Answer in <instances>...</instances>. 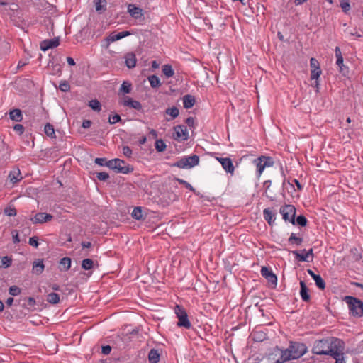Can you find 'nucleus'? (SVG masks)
I'll list each match as a JSON object with an SVG mask.
<instances>
[{"mask_svg":"<svg viewBox=\"0 0 363 363\" xmlns=\"http://www.w3.org/2000/svg\"><path fill=\"white\" fill-rule=\"evenodd\" d=\"M264 219L269 225L272 223V211L269 208H265L263 212Z\"/></svg>","mask_w":363,"mask_h":363,"instance_id":"79ce46f5","label":"nucleus"},{"mask_svg":"<svg viewBox=\"0 0 363 363\" xmlns=\"http://www.w3.org/2000/svg\"><path fill=\"white\" fill-rule=\"evenodd\" d=\"M174 311L179 320L177 325L179 327H184L186 329H189L191 327V324L184 308L177 305L175 306Z\"/></svg>","mask_w":363,"mask_h":363,"instance_id":"39448f33","label":"nucleus"},{"mask_svg":"<svg viewBox=\"0 0 363 363\" xmlns=\"http://www.w3.org/2000/svg\"><path fill=\"white\" fill-rule=\"evenodd\" d=\"M340 3V7L344 12H347L350 10V6L349 0H339Z\"/></svg>","mask_w":363,"mask_h":363,"instance_id":"8fccbe9b","label":"nucleus"},{"mask_svg":"<svg viewBox=\"0 0 363 363\" xmlns=\"http://www.w3.org/2000/svg\"><path fill=\"white\" fill-rule=\"evenodd\" d=\"M255 342H261L268 338L267 334L265 331L262 330H255L252 331L250 336Z\"/></svg>","mask_w":363,"mask_h":363,"instance_id":"f3484780","label":"nucleus"},{"mask_svg":"<svg viewBox=\"0 0 363 363\" xmlns=\"http://www.w3.org/2000/svg\"><path fill=\"white\" fill-rule=\"evenodd\" d=\"M89 106L91 107L94 111H101V104L100 102L96 99L91 100L89 102Z\"/></svg>","mask_w":363,"mask_h":363,"instance_id":"37998d69","label":"nucleus"},{"mask_svg":"<svg viewBox=\"0 0 363 363\" xmlns=\"http://www.w3.org/2000/svg\"><path fill=\"white\" fill-rule=\"evenodd\" d=\"M195 104V98L192 95H185L183 97V105L185 108H191Z\"/></svg>","mask_w":363,"mask_h":363,"instance_id":"a878e982","label":"nucleus"},{"mask_svg":"<svg viewBox=\"0 0 363 363\" xmlns=\"http://www.w3.org/2000/svg\"><path fill=\"white\" fill-rule=\"evenodd\" d=\"M296 208L293 205L286 204L281 206L279 213L285 222L295 225Z\"/></svg>","mask_w":363,"mask_h":363,"instance_id":"20e7f679","label":"nucleus"},{"mask_svg":"<svg viewBox=\"0 0 363 363\" xmlns=\"http://www.w3.org/2000/svg\"><path fill=\"white\" fill-rule=\"evenodd\" d=\"M53 216L51 214L46 213H38L35 216L31 218V221L33 223H43L45 222L50 221Z\"/></svg>","mask_w":363,"mask_h":363,"instance_id":"dca6fc26","label":"nucleus"},{"mask_svg":"<svg viewBox=\"0 0 363 363\" xmlns=\"http://www.w3.org/2000/svg\"><path fill=\"white\" fill-rule=\"evenodd\" d=\"M132 150L128 146H124L123 147V154L128 158H130L132 156Z\"/></svg>","mask_w":363,"mask_h":363,"instance_id":"4d7b16f0","label":"nucleus"},{"mask_svg":"<svg viewBox=\"0 0 363 363\" xmlns=\"http://www.w3.org/2000/svg\"><path fill=\"white\" fill-rule=\"evenodd\" d=\"M47 301L50 303L56 304L60 302V296L57 293H50L47 296Z\"/></svg>","mask_w":363,"mask_h":363,"instance_id":"72a5a7b5","label":"nucleus"},{"mask_svg":"<svg viewBox=\"0 0 363 363\" xmlns=\"http://www.w3.org/2000/svg\"><path fill=\"white\" fill-rule=\"evenodd\" d=\"M132 217L138 220L143 218V212L140 207H135L132 212Z\"/></svg>","mask_w":363,"mask_h":363,"instance_id":"4c0bfd02","label":"nucleus"},{"mask_svg":"<svg viewBox=\"0 0 363 363\" xmlns=\"http://www.w3.org/2000/svg\"><path fill=\"white\" fill-rule=\"evenodd\" d=\"M94 266V262L89 258L84 259L82 262V267L84 270H89L92 269Z\"/></svg>","mask_w":363,"mask_h":363,"instance_id":"58836bf2","label":"nucleus"},{"mask_svg":"<svg viewBox=\"0 0 363 363\" xmlns=\"http://www.w3.org/2000/svg\"><path fill=\"white\" fill-rule=\"evenodd\" d=\"M9 179L13 184L20 182L23 179L20 169L18 168L13 169L9 172Z\"/></svg>","mask_w":363,"mask_h":363,"instance_id":"6ab92c4d","label":"nucleus"},{"mask_svg":"<svg viewBox=\"0 0 363 363\" xmlns=\"http://www.w3.org/2000/svg\"><path fill=\"white\" fill-rule=\"evenodd\" d=\"M128 13L136 20H143L144 19V13L143 11L139 6H135V4H129L128 6Z\"/></svg>","mask_w":363,"mask_h":363,"instance_id":"9b49d317","label":"nucleus"},{"mask_svg":"<svg viewBox=\"0 0 363 363\" xmlns=\"http://www.w3.org/2000/svg\"><path fill=\"white\" fill-rule=\"evenodd\" d=\"M10 118L16 122H21L23 119L22 112L18 108H15L9 112Z\"/></svg>","mask_w":363,"mask_h":363,"instance_id":"393cba45","label":"nucleus"},{"mask_svg":"<svg viewBox=\"0 0 363 363\" xmlns=\"http://www.w3.org/2000/svg\"><path fill=\"white\" fill-rule=\"evenodd\" d=\"M295 225L304 227L307 225V219L303 215H299L295 218Z\"/></svg>","mask_w":363,"mask_h":363,"instance_id":"a19ab883","label":"nucleus"},{"mask_svg":"<svg viewBox=\"0 0 363 363\" xmlns=\"http://www.w3.org/2000/svg\"><path fill=\"white\" fill-rule=\"evenodd\" d=\"M335 56L337 58L336 64L339 67L340 72L343 74H345L348 72L347 67H345L343 64V57L342 55V52L340 48L339 47H336L335 49Z\"/></svg>","mask_w":363,"mask_h":363,"instance_id":"2eb2a0df","label":"nucleus"},{"mask_svg":"<svg viewBox=\"0 0 363 363\" xmlns=\"http://www.w3.org/2000/svg\"><path fill=\"white\" fill-rule=\"evenodd\" d=\"M288 242L289 245H291L299 246L303 242V238L301 237L296 236V234H294V233H291V235H290V237L288 239Z\"/></svg>","mask_w":363,"mask_h":363,"instance_id":"cd10ccee","label":"nucleus"},{"mask_svg":"<svg viewBox=\"0 0 363 363\" xmlns=\"http://www.w3.org/2000/svg\"><path fill=\"white\" fill-rule=\"evenodd\" d=\"M222 167L225 169V171L228 173L233 174L234 172V166L233 162L230 158L225 157V159H222Z\"/></svg>","mask_w":363,"mask_h":363,"instance_id":"5701e85b","label":"nucleus"},{"mask_svg":"<svg viewBox=\"0 0 363 363\" xmlns=\"http://www.w3.org/2000/svg\"><path fill=\"white\" fill-rule=\"evenodd\" d=\"M125 62L126 66L131 69L136 65V57L133 52H128L125 55Z\"/></svg>","mask_w":363,"mask_h":363,"instance_id":"4be33fe9","label":"nucleus"},{"mask_svg":"<svg viewBox=\"0 0 363 363\" xmlns=\"http://www.w3.org/2000/svg\"><path fill=\"white\" fill-rule=\"evenodd\" d=\"M293 359H296L305 354L307 347L303 343L294 342L289 347Z\"/></svg>","mask_w":363,"mask_h":363,"instance_id":"0eeeda50","label":"nucleus"},{"mask_svg":"<svg viewBox=\"0 0 363 363\" xmlns=\"http://www.w3.org/2000/svg\"><path fill=\"white\" fill-rule=\"evenodd\" d=\"M155 146L156 150L159 152L164 151L167 147L165 143L162 139L157 140Z\"/></svg>","mask_w":363,"mask_h":363,"instance_id":"e433bc0d","label":"nucleus"},{"mask_svg":"<svg viewBox=\"0 0 363 363\" xmlns=\"http://www.w3.org/2000/svg\"><path fill=\"white\" fill-rule=\"evenodd\" d=\"M67 62L71 66H74L75 65V62H74V59L71 57H67Z\"/></svg>","mask_w":363,"mask_h":363,"instance_id":"774afa93","label":"nucleus"},{"mask_svg":"<svg viewBox=\"0 0 363 363\" xmlns=\"http://www.w3.org/2000/svg\"><path fill=\"white\" fill-rule=\"evenodd\" d=\"M186 123L187 124L188 126L189 127H194V124H195V119L193 117H188L186 119Z\"/></svg>","mask_w":363,"mask_h":363,"instance_id":"e2e57ef3","label":"nucleus"},{"mask_svg":"<svg viewBox=\"0 0 363 363\" xmlns=\"http://www.w3.org/2000/svg\"><path fill=\"white\" fill-rule=\"evenodd\" d=\"M28 243L29 245L35 247H38L39 245L38 238L35 236L30 238Z\"/></svg>","mask_w":363,"mask_h":363,"instance_id":"13d9d810","label":"nucleus"},{"mask_svg":"<svg viewBox=\"0 0 363 363\" xmlns=\"http://www.w3.org/2000/svg\"><path fill=\"white\" fill-rule=\"evenodd\" d=\"M91 125V121H89V120H84L83 122H82V128H90Z\"/></svg>","mask_w":363,"mask_h":363,"instance_id":"69168bd1","label":"nucleus"},{"mask_svg":"<svg viewBox=\"0 0 363 363\" xmlns=\"http://www.w3.org/2000/svg\"><path fill=\"white\" fill-rule=\"evenodd\" d=\"M310 66H311V69H320L318 61L315 58H313V57H312L310 60Z\"/></svg>","mask_w":363,"mask_h":363,"instance_id":"603ef678","label":"nucleus"},{"mask_svg":"<svg viewBox=\"0 0 363 363\" xmlns=\"http://www.w3.org/2000/svg\"><path fill=\"white\" fill-rule=\"evenodd\" d=\"M12 238L13 243L20 242V238L17 232H12Z\"/></svg>","mask_w":363,"mask_h":363,"instance_id":"0e129e2a","label":"nucleus"},{"mask_svg":"<svg viewBox=\"0 0 363 363\" xmlns=\"http://www.w3.org/2000/svg\"><path fill=\"white\" fill-rule=\"evenodd\" d=\"M4 213L9 216H15L16 215V210L13 207H7L4 209Z\"/></svg>","mask_w":363,"mask_h":363,"instance_id":"864d4df0","label":"nucleus"},{"mask_svg":"<svg viewBox=\"0 0 363 363\" xmlns=\"http://www.w3.org/2000/svg\"><path fill=\"white\" fill-rule=\"evenodd\" d=\"M346 32L350 36L361 37V35L357 33L356 29H354V31H346Z\"/></svg>","mask_w":363,"mask_h":363,"instance_id":"338daca9","label":"nucleus"},{"mask_svg":"<svg viewBox=\"0 0 363 363\" xmlns=\"http://www.w3.org/2000/svg\"><path fill=\"white\" fill-rule=\"evenodd\" d=\"M112 162L110 169L115 170L117 173L129 174L133 171V167L130 165H125V161L121 159L111 160Z\"/></svg>","mask_w":363,"mask_h":363,"instance_id":"423d86ee","label":"nucleus"},{"mask_svg":"<svg viewBox=\"0 0 363 363\" xmlns=\"http://www.w3.org/2000/svg\"><path fill=\"white\" fill-rule=\"evenodd\" d=\"M260 272L262 276L265 277L269 281H272V271L268 267H262Z\"/></svg>","mask_w":363,"mask_h":363,"instance_id":"f704fd0d","label":"nucleus"},{"mask_svg":"<svg viewBox=\"0 0 363 363\" xmlns=\"http://www.w3.org/2000/svg\"><path fill=\"white\" fill-rule=\"evenodd\" d=\"M21 289L16 285H13L11 286H10L9 289V294H11V296H13L19 295L21 294Z\"/></svg>","mask_w":363,"mask_h":363,"instance_id":"49530a36","label":"nucleus"},{"mask_svg":"<svg viewBox=\"0 0 363 363\" xmlns=\"http://www.w3.org/2000/svg\"><path fill=\"white\" fill-rule=\"evenodd\" d=\"M199 163V157L196 155L185 156L182 157L172 166L180 169H191Z\"/></svg>","mask_w":363,"mask_h":363,"instance_id":"7ed1b4c3","label":"nucleus"},{"mask_svg":"<svg viewBox=\"0 0 363 363\" xmlns=\"http://www.w3.org/2000/svg\"><path fill=\"white\" fill-rule=\"evenodd\" d=\"M60 269L67 271L71 267V259L69 257H63L60 262Z\"/></svg>","mask_w":363,"mask_h":363,"instance_id":"c756f323","label":"nucleus"},{"mask_svg":"<svg viewBox=\"0 0 363 363\" xmlns=\"http://www.w3.org/2000/svg\"><path fill=\"white\" fill-rule=\"evenodd\" d=\"M300 296L301 297V299L305 302L309 301L311 297L308 294V289L306 283L303 281H300Z\"/></svg>","mask_w":363,"mask_h":363,"instance_id":"412c9836","label":"nucleus"},{"mask_svg":"<svg viewBox=\"0 0 363 363\" xmlns=\"http://www.w3.org/2000/svg\"><path fill=\"white\" fill-rule=\"evenodd\" d=\"M12 259L8 256H4L1 258V265L4 268H8L11 265Z\"/></svg>","mask_w":363,"mask_h":363,"instance_id":"de8ad7c7","label":"nucleus"},{"mask_svg":"<svg viewBox=\"0 0 363 363\" xmlns=\"http://www.w3.org/2000/svg\"><path fill=\"white\" fill-rule=\"evenodd\" d=\"M348 305L350 315L354 318H360L363 315V301L352 296L345 297Z\"/></svg>","mask_w":363,"mask_h":363,"instance_id":"f03ea898","label":"nucleus"},{"mask_svg":"<svg viewBox=\"0 0 363 363\" xmlns=\"http://www.w3.org/2000/svg\"><path fill=\"white\" fill-rule=\"evenodd\" d=\"M271 157L262 156L254 160V164L257 167V172L259 176L266 167L271 166Z\"/></svg>","mask_w":363,"mask_h":363,"instance_id":"9d476101","label":"nucleus"},{"mask_svg":"<svg viewBox=\"0 0 363 363\" xmlns=\"http://www.w3.org/2000/svg\"><path fill=\"white\" fill-rule=\"evenodd\" d=\"M59 89L63 92H67L69 91L70 86L67 81H61L59 85Z\"/></svg>","mask_w":363,"mask_h":363,"instance_id":"09e8293b","label":"nucleus"},{"mask_svg":"<svg viewBox=\"0 0 363 363\" xmlns=\"http://www.w3.org/2000/svg\"><path fill=\"white\" fill-rule=\"evenodd\" d=\"M291 253L295 256V259L298 262H308V257L306 255V250H302L301 251L294 250Z\"/></svg>","mask_w":363,"mask_h":363,"instance_id":"b1692460","label":"nucleus"},{"mask_svg":"<svg viewBox=\"0 0 363 363\" xmlns=\"http://www.w3.org/2000/svg\"><path fill=\"white\" fill-rule=\"evenodd\" d=\"M321 70L319 69H311V79L312 80L318 79L320 75L321 74Z\"/></svg>","mask_w":363,"mask_h":363,"instance_id":"3c124183","label":"nucleus"},{"mask_svg":"<svg viewBox=\"0 0 363 363\" xmlns=\"http://www.w3.org/2000/svg\"><path fill=\"white\" fill-rule=\"evenodd\" d=\"M111 352V347L110 345H105L101 348V352L105 355L109 354Z\"/></svg>","mask_w":363,"mask_h":363,"instance_id":"680f3d73","label":"nucleus"},{"mask_svg":"<svg viewBox=\"0 0 363 363\" xmlns=\"http://www.w3.org/2000/svg\"><path fill=\"white\" fill-rule=\"evenodd\" d=\"M175 131L174 138L177 140L184 141L189 138L187 128L184 125H177L174 128Z\"/></svg>","mask_w":363,"mask_h":363,"instance_id":"f8f14e48","label":"nucleus"},{"mask_svg":"<svg viewBox=\"0 0 363 363\" xmlns=\"http://www.w3.org/2000/svg\"><path fill=\"white\" fill-rule=\"evenodd\" d=\"M318 288L323 290L325 288V283L323 278L318 274L314 279Z\"/></svg>","mask_w":363,"mask_h":363,"instance_id":"c03bdc74","label":"nucleus"},{"mask_svg":"<svg viewBox=\"0 0 363 363\" xmlns=\"http://www.w3.org/2000/svg\"><path fill=\"white\" fill-rule=\"evenodd\" d=\"M166 113L171 116L172 118H175L179 116V111L176 106H173L172 108H167L166 110Z\"/></svg>","mask_w":363,"mask_h":363,"instance_id":"a18cd8bd","label":"nucleus"},{"mask_svg":"<svg viewBox=\"0 0 363 363\" xmlns=\"http://www.w3.org/2000/svg\"><path fill=\"white\" fill-rule=\"evenodd\" d=\"M177 180L179 182V183L184 184L186 189L191 191H194V188L187 182L181 179H177Z\"/></svg>","mask_w":363,"mask_h":363,"instance_id":"bf43d9fd","label":"nucleus"},{"mask_svg":"<svg viewBox=\"0 0 363 363\" xmlns=\"http://www.w3.org/2000/svg\"><path fill=\"white\" fill-rule=\"evenodd\" d=\"M344 350L345 342L335 337L316 340L312 348L313 354L330 356L335 360V363H346Z\"/></svg>","mask_w":363,"mask_h":363,"instance_id":"f257e3e1","label":"nucleus"},{"mask_svg":"<svg viewBox=\"0 0 363 363\" xmlns=\"http://www.w3.org/2000/svg\"><path fill=\"white\" fill-rule=\"evenodd\" d=\"M45 133L51 138H55L56 137L54 127L50 123H48L44 127Z\"/></svg>","mask_w":363,"mask_h":363,"instance_id":"2f4dec72","label":"nucleus"},{"mask_svg":"<svg viewBox=\"0 0 363 363\" xmlns=\"http://www.w3.org/2000/svg\"><path fill=\"white\" fill-rule=\"evenodd\" d=\"M13 130L19 133V135H22L24 132V127L21 124H16L13 126Z\"/></svg>","mask_w":363,"mask_h":363,"instance_id":"052dcab7","label":"nucleus"},{"mask_svg":"<svg viewBox=\"0 0 363 363\" xmlns=\"http://www.w3.org/2000/svg\"><path fill=\"white\" fill-rule=\"evenodd\" d=\"M152 88H158L161 86L160 79L156 75H150L147 78Z\"/></svg>","mask_w":363,"mask_h":363,"instance_id":"c85d7f7f","label":"nucleus"},{"mask_svg":"<svg viewBox=\"0 0 363 363\" xmlns=\"http://www.w3.org/2000/svg\"><path fill=\"white\" fill-rule=\"evenodd\" d=\"M160 354L157 350L151 349L148 354V360L150 363H158Z\"/></svg>","mask_w":363,"mask_h":363,"instance_id":"bb28decb","label":"nucleus"},{"mask_svg":"<svg viewBox=\"0 0 363 363\" xmlns=\"http://www.w3.org/2000/svg\"><path fill=\"white\" fill-rule=\"evenodd\" d=\"M96 177L100 181H106L109 178V174L105 172L97 173Z\"/></svg>","mask_w":363,"mask_h":363,"instance_id":"5fc2aeb1","label":"nucleus"},{"mask_svg":"<svg viewBox=\"0 0 363 363\" xmlns=\"http://www.w3.org/2000/svg\"><path fill=\"white\" fill-rule=\"evenodd\" d=\"M121 118L118 114H115L113 116H109L108 122L111 124H115L119 121H121Z\"/></svg>","mask_w":363,"mask_h":363,"instance_id":"6e6d98bb","label":"nucleus"},{"mask_svg":"<svg viewBox=\"0 0 363 363\" xmlns=\"http://www.w3.org/2000/svg\"><path fill=\"white\" fill-rule=\"evenodd\" d=\"M274 355L279 357L274 363H284L286 361L293 359L289 348L282 350L277 347L276 349H274Z\"/></svg>","mask_w":363,"mask_h":363,"instance_id":"1a4fd4ad","label":"nucleus"},{"mask_svg":"<svg viewBox=\"0 0 363 363\" xmlns=\"http://www.w3.org/2000/svg\"><path fill=\"white\" fill-rule=\"evenodd\" d=\"M60 45V39L55 38L52 39L44 40L40 44L42 50L46 51L49 49L57 47Z\"/></svg>","mask_w":363,"mask_h":363,"instance_id":"4468645a","label":"nucleus"},{"mask_svg":"<svg viewBox=\"0 0 363 363\" xmlns=\"http://www.w3.org/2000/svg\"><path fill=\"white\" fill-rule=\"evenodd\" d=\"M132 84L128 82H123L121 86L120 91L123 94H129L131 91Z\"/></svg>","mask_w":363,"mask_h":363,"instance_id":"ea45409f","label":"nucleus"},{"mask_svg":"<svg viewBox=\"0 0 363 363\" xmlns=\"http://www.w3.org/2000/svg\"><path fill=\"white\" fill-rule=\"evenodd\" d=\"M95 163L99 166L104 167L106 166L108 168H110V166L112 164V162L111 160L107 161L106 158L104 157H97L95 159Z\"/></svg>","mask_w":363,"mask_h":363,"instance_id":"c9c22d12","label":"nucleus"},{"mask_svg":"<svg viewBox=\"0 0 363 363\" xmlns=\"http://www.w3.org/2000/svg\"><path fill=\"white\" fill-rule=\"evenodd\" d=\"M130 35L129 31H122L118 33L113 32L111 33L106 38V47H108L110 43H113L116 40H121L125 37H127Z\"/></svg>","mask_w":363,"mask_h":363,"instance_id":"ddd939ff","label":"nucleus"},{"mask_svg":"<svg viewBox=\"0 0 363 363\" xmlns=\"http://www.w3.org/2000/svg\"><path fill=\"white\" fill-rule=\"evenodd\" d=\"M45 265L43 259H37L33 263L32 272L37 275L41 274L44 271Z\"/></svg>","mask_w":363,"mask_h":363,"instance_id":"aec40b11","label":"nucleus"},{"mask_svg":"<svg viewBox=\"0 0 363 363\" xmlns=\"http://www.w3.org/2000/svg\"><path fill=\"white\" fill-rule=\"evenodd\" d=\"M123 104L125 106H128L130 108H134L137 111H142L143 106L140 101L133 100L132 98L126 96L123 102Z\"/></svg>","mask_w":363,"mask_h":363,"instance_id":"a211bd4d","label":"nucleus"},{"mask_svg":"<svg viewBox=\"0 0 363 363\" xmlns=\"http://www.w3.org/2000/svg\"><path fill=\"white\" fill-rule=\"evenodd\" d=\"M96 11L99 13L104 11L106 8L107 2L106 0H94Z\"/></svg>","mask_w":363,"mask_h":363,"instance_id":"7c9ffc66","label":"nucleus"},{"mask_svg":"<svg viewBox=\"0 0 363 363\" xmlns=\"http://www.w3.org/2000/svg\"><path fill=\"white\" fill-rule=\"evenodd\" d=\"M162 73L167 77H172L174 74V71L170 65H164L162 68Z\"/></svg>","mask_w":363,"mask_h":363,"instance_id":"473e14b6","label":"nucleus"},{"mask_svg":"<svg viewBox=\"0 0 363 363\" xmlns=\"http://www.w3.org/2000/svg\"><path fill=\"white\" fill-rule=\"evenodd\" d=\"M274 355L279 357L274 363H284L286 361L293 359L289 348L282 350L277 347L276 349H274Z\"/></svg>","mask_w":363,"mask_h":363,"instance_id":"6e6552de","label":"nucleus"}]
</instances>
